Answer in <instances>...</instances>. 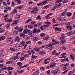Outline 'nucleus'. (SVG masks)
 Returning <instances> with one entry per match:
<instances>
[{
  "label": "nucleus",
  "mask_w": 75,
  "mask_h": 75,
  "mask_svg": "<svg viewBox=\"0 0 75 75\" xmlns=\"http://www.w3.org/2000/svg\"><path fill=\"white\" fill-rule=\"evenodd\" d=\"M66 35L65 34H61V36L60 37V39L61 40H64V39H65V37H66Z\"/></svg>",
  "instance_id": "20e7f679"
},
{
  "label": "nucleus",
  "mask_w": 75,
  "mask_h": 75,
  "mask_svg": "<svg viewBox=\"0 0 75 75\" xmlns=\"http://www.w3.org/2000/svg\"><path fill=\"white\" fill-rule=\"evenodd\" d=\"M68 2H69L68 0H64L62 2V3L63 4H65V3H67Z\"/></svg>",
  "instance_id": "393cba45"
},
{
  "label": "nucleus",
  "mask_w": 75,
  "mask_h": 75,
  "mask_svg": "<svg viewBox=\"0 0 75 75\" xmlns=\"http://www.w3.org/2000/svg\"><path fill=\"white\" fill-rule=\"evenodd\" d=\"M6 64H10L11 65H14L15 64V63L13 61H8L6 62Z\"/></svg>",
  "instance_id": "423d86ee"
},
{
  "label": "nucleus",
  "mask_w": 75,
  "mask_h": 75,
  "mask_svg": "<svg viewBox=\"0 0 75 75\" xmlns=\"http://www.w3.org/2000/svg\"><path fill=\"white\" fill-rule=\"evenodd\" d=\"M33 74L35 75H38V74H39V71L37 70L34 72Z\"/></svg>",
  "instance_id": "bb28decb"
},
{
  "label": "nucleus",
  "mask_w": 75,
  "mask_h": 75,
  "mask_svg": "<svg viewBox=\"0 0 75 75\" xmlns=\"http://www.w3.org/2000/svg\"><path fill=\"white\" fill-rule=\"evenodd\" d=\"M67 35H69V36L71 35H72V32H68L67 33Z\"/></svg>",
  "instance_id": "e433bc0d"
},
{
  "label": "nucleus",
  "mask_w": 75,
  "mask_h": 75,
  "mask_svg": "<svg viewBox=\"0 0 75 75\" xmlns=\"http://www.w3.org/2000/svg\"><path fill=\"white\" fill-rule=\"evenodd\" d=\"M19 21H20V20L19 19L15 20L13 23L12 25H16V24H18V22Z\"/></svg>",
  "instance_id": "9b49d317"
},
{
  "label": "nucleus",
  "mask_w": 75,
  "mask_h": 75,
  "mask_svg": "<svg viewBox=\"0 0 75 75\" xmlns=\"http://www.w3.org/2000/svg\"><path fill=\"white\" fill-rule=\"evenodd\" d=\"M4 31V29L3 28H0V34L2 33H3Z\"/></svg>",
  "instance_id": "cd10ccee"
},
{
  "label": "nucleus",
  "mask_w": 75,
  "mask_h": 75,
  "mask_svg": "<svg viewBox=\"0 0 75 75\" xmlns=\"http://www.w3.org/2000/svg\"><path fill=\"white\" fill-rule=\"evenodd\" d=\"M23 29L24 28H23L21 27L19 28V29H18V31L19 33H21L23 31Z\"/></svg>",
  "instance_id": "ddd939ff"
},
{
  "label": "nucleus",
  "mask_w": 75,
  "mask_h": 75,
  "mask_svg": "<svg viewBox=\"0 0 75 75\" xmlns=\"http://www.w3.org/2000/svg\"><path fill=\"white\" fill-rule=\"evenodd\" d=\"M40 54L42 55H43L45 54V52L43 51H41L40 52Z\"/></svg>",
  "instance_id": "a878e982"
},
{
  "label": "nucleus",
  "mask_w": 75,
  "mask_h": 75,
  "mask_svg": "<svg viewBox=\"0 0 75 75\" xmlns=\"http://www.w3.org/2000/svg\"><path fill=\"white\" fill-rule=\"evenodd\" d=\"M67 69V67H64L62 68V69H63V70H65V71H64L63 72H62V74H65V73H67V72H68V71H69V69H67Z\"/></svg>",
  "instance_id": "7ed1b4c3"
},
{
  "label": "nucleus",
  "mask_w": 75,
  "mask_h": 75,
  "mask_svg": "<svg viewBox=\"0 0 75 75\" xmlns=\"http://www.w3.org/2000/svg\"><path fill=\"white\" fill-rule=\"evenodd\" d=\"M55 63L53 62L50 65V68H54V67H55Z\"/></svg>",
  "instance_id": "f8f14e48"
},
{
  "label": "nucleus",
  "mask_w": 75,
  "mask_h": 75,
  "mask_svg": "<svg viewBox=\"0 0 75 75\" xmlns=\"http://www.w3.org/2000/svg\"><path fill=\"white\" fill-rule=\"evenodd\" d=\"M38 10V9H37L36 10H34V14H37V11Z\"/></svg>",
  "instance_id": "69168bd1"
},
{
  "label": "nucleus",
  "mask_w": 75,
  "mask_h": 75,
  "mask_svg": "<svg viewBox=\"0 0 75 75\" xmlns=\"http://www.w3.org/2000/svg\"><path fill=\"white\" fill-rule=\"evenodd\" d=\"M34 50L36 52H39V51H40V49L38 48H35Z\"/></svg>",
  "instance_id": "ea45409f"
},
{
  "label": "nucleus",
  "mask_w": 75,
  "mask_h": 75,
  "mask_svg": "<svg viewBox=\"0 0 75 75\" xmlns=\"http://www.w3.org/2000/svg\"><path fill=\"white\" fill-rule=\"evenodd\" d=\"M66 27H67L68 30H69L70 31L72 30V29H73L72 26H71V25H67Z\"/></svg>",
  "instance_id": "39448f33"
},
{
  "label": "nucleus",
  "mask_w": 75,
  "mask_h": 75,
  "mask_svg": "<svg viewBox=\"0 0 75 75\" xmlns=\"http://www.w3.org/2000/svg\"><path fill=\"white\" fill-rule=\"evenodd\" d=\"M19 28L20 27H19V26H17L15 27L14 29H15V30H18Z\"/></svg>",
  "instance_id": "79ce46f5"
},
{
  "label": "nucleus",
  "mask_w": 75,
  "mask_h": 75,
  "mask_svg": "<svg viewBox=\"0 0 75 75\" xmlns=\"http://www.w3.org/2000/svg\"><path fill=\"white\" fill-rule=\"evenodd\" d=\"M40 69L42 71H44L45 70V68H44V67H42L40 68Z\"/></svg>",
  "instance_id": "5fc2aeb1"
},
{
  "label": "nucleus",
  "mask_w": 75,
  "mask_h": 75,
  "mask_svg": "<svg viewBox=\"0 0 75 75\" xmlns=\"http://www.w3.org/2000/svg\"><path fill=\"white\" fill-rule=\"evenodd\" d=\"M66 61V59H64L61 60V62H63L64 61Z\"/></svg>",
  "instance_id": "bf43d9fd"
},
{
  "label": "nucleus",
  "mask_w": 75,
  "mask_h": 75,
  "mask_svg": "<svg viewBox=\"0 0 75 75\" xmlns=\"http://www.w3.org/2000/svg\"><path fill=\"white\" fill-rule=\"evenodd\" d=\"M22 7H23V5H21L20 6H18V9H21L22 8Z\"/></svg>",
  "instance_id": "e2e57ef3"
},
{
  "label": "nucleus",
  "mask_w": 75,
  "mask_h": 75,
  "mask_svg": "<svg viewBox=\"0 0 75 75\" xmlns=\"http://www.w3.org/2000/svg\"><path fill=\"white\" fill-rule=\"evenodd\" d=\"M66 15L68 17H71L72 16V13L69 12L66 13Z\"/></svg>",
  "instance_id": "6ab92c4d"
},
{
  "label": "nucleus",
  "mask_w": 75,
  "mask_h": 75,
  "mask_svg": "<svg viewBox=\"0 0 75 75\" xmlns=\"http://www.w3.org/2000/svg\"><path fill=\"white\" fill-rule=\"evenodd\" d=\"M62 56H63V57H64V56H65V55H67V53H62L61 54Z\"/></svg>",
  "instance_id": "052dcab7"
},
{
  "label": "nucleus",
  "mask_w": 75,
  "mask_h": 75,
  "mask_svg": "<svg viewBox=\"0 0 75 75\" xmlns=\"http://www.w3.org/2000/svg\"><path fill=\"white\" fill-rule=\"evenodd\" d=\"M62 2V0H57L56 3H58Z\"/></svg>",
  "instance_id": "de8ad7c7"
},
{
  "label": "nucleus",
  "mask_w": 75,
  "mask_h": 75,
  "mask_svg": "<svg viewBox=\"0 0 75 75\" xmlns=\"http://www.w3.org/2000/svg\"><path fill=\"white\" fill-rule=\"evenodd\" d=\"M17 3L18 4H21V1H17Z\"/></svg>",
  "instance_id": "338daca9"
},
{
  "label": "nucleus",
  "mask_w": 75,
  "mask_h": 75,
  "mask_svg": "<svg viewBox=\"0 0 75 75\" xmlns=\"http://www.w3.org/2000/svg\"><path fill=\"white\" fill-rule=\"evenodd\" d=\"M11 40H12V38H11L9 37L6 39V41L7 42H10V41H11Z\"/></svg>",
  "instance_id": "2eb2a0df"
},
{
  "label": "nucleus",
  "mask_w": 75,
  "mask_h": 75,
  "mask_svg": "<svg viewBox=\"0 0 75 75\" xmlns=\"http://www.w3.org/2000/svg\"><path fill=\"white\" fill-rule=\"evenodd\" d=\"M28 67V65L26 64V65H24L23 66H21V68H24V67Z\"/></svg>",
  "instance_id": "6e6d98bb"
},
{
  "label": "nucleus",
  "mask_w": 75,
  "mask_h": 75,
  "mask_svg": "<svg viewBox=\"0 0 75 75\" xmlns=\"http://www.w3.org/2000/svg\"><path fill=\"white\" fill-rule=\"evenodd\" d=\"M37 6H40L41 5H42V2H40L39 3H37Z\"/></svg>",
  "instance_id": "4c0bfd02"
},
{
  "label": "nucleus",
  "mask_w": 75,
  "mask_h": 75,
  "mask_svg": "<svg viewBox=\"0 0 75 75\" xmlns=\"http://www.w3.org/2000/svg\"><path fill=\"white\" fill-rule=\"evenodd\" d=\"M62 5V3H59V4L56 5L55 6L57 8H59V7Z\"/></svg>",
  "instance_id": "412c9836"
},
{
  "label": "nucleus",
  "mask_w": 75,
  "mask_h": 75,
  "mask_svg": "<svg viewBox=\"0 0 75 75\" xmlns=\"http://www.w3.org/2000/svg\"><path fill=\"white\" fill-rule=\"evenodd\" d=\"M35 23H36V22L35 21H33L30 24L31 25H33V24H35Z\"/></svg>",
  "instance_id": "680f3d73"
},
{
  "label": "nucleus",
  "mask_w": 75,
  "mask_h": 75,
  "mask_svg": "<svg viewBox=\"0 0 75 75\" xmlns=\"http://www.w3.org/2000/svg\"><path fill=\"white\" fill-rule=\"evenodd\" d=\"M28 26L29 29H32V28H33V26L30 25H28Z\"/></svg>",
  "instance_id": "5701e85b"
},
{
  "label": "nucleus",
  "mask_w": 75,
  "mask_h": 75,
  "mask_svg": "<svg viewBox=\"0 0 75 75\" xmlns=\"http://www.w3.org/2000/svg\"><path fill=\"white\" fill-rule=\"evenodd\" d=\"M40 15H38V16L36 18V19H37V20H38V19H39V20H40Z\"/></svg>",
  "instance_id": "c03bdc74"
},
{
  "label": "nucleus",
  "mask_w": 75,
  "mask_h": 75,
  "mask_svg": "<svg viewBox=\"0 0 75 75\" xmlns=\"http://www.w3.org/2000/svg\"><path fill=\"white\" fill-rule=\"evenodd\" d=\"M70 66L71 68H73V67H74V64L73 63L71 64L70 65Z\"/></svg>",
  "instance_id": "0e129e2a"
},
{
  "label": "nucleus",
  "mask_w": 75,
  "mask_h": 75,
  "mask_svg": "<svg viewBox=\"0 0 75 75\" xmlns=\"http://www.w3.org/2000/svg\"><path fill=\"white\" fill-rule=\"evenodd\" d=\"M6 28H9L10 27V24H7L6 26Z\"/></svg>",
  "instance_id": "c9c22d12"
},
{
  "label": "nucleus",
  "mask_w": 75,
  "mask_h": 75,
  "mask_svg": "<svg viewBox=\"0 0 75 75\" xmlns=\"http://www.w3.org/2000/svg\"><path fill=\"white\" fill-rule=\"evenodd\" d=\"M37 58V57H32L31 60L32 61L34 60V59H36Z\"/></svg>",
  "instance_id": "58836bf2"
},
{
  "label": "nucleus",
  "mask_w": 75,
  "mask_h": 75,
  "mask_svg": "<svg viewBox=\"0 0 75 75\" xmlns=\"http://www.w3.org/2000/svg\"><path fill=\"white\" fill-rule=\"evenodd\" d=\"M57 52V51L54 50L52 52V55H54L55 54V53Z\"/></svg>",
  "instance_id": "2f4dec72"
},
{
  "label": "nucleus",
  "mask_w": 75,
  "mask_h": 75,
  "mask_svg": "<svg viewBox=\"0 0 75 75\" xmlns=\"http://www.w3.org/2000/svg\"><path fill=\"white\" fill-rule=\"evenodd\" d=\"M37 29H34V30L33 31V34H35L37 33Z\"/></svg>",
  "instance_id": "7c9ffc66"
},
{
  "label": "nucleus",
  "mask_w": 75,
  "mask_h": 75,
  "mask_svg": "<svg viewBox=\"0 0 75 75\" xmlns=\"http://www.w3.org/2000/svg\"><path fill=\"white\" fill-rule=\"evenodd\" d=\"M57 7L56 5H55L53 7V8H52V10H55L56 9Z\"/></svg>",
  "instance_id": "473e14b6"
},
{
  "label": "nucleus",
  "mask_w": 75,
  "mask_h": 75,
  "mask_svg": "<svg viewBox=\"0 0 75 75\" xmlns=\"http://www.w3.org/2000/svg\"><path fill=\"white\" fill-rule=\"evenodd\" d=\"M20 40V38L19 36H16L15 39V40L16 41H17L18 42H19Z\"/></svg>",
  "instance_id": "9d476101"
},
{
  "label": "nucleus",
  "mask_w": 75,
  "mask_h": 75,
  "mask_svg": "<svg viewBox=\"0 0 75 75\" xmlns=\"http://www.w3.org/2000/svg\"><path fill=\"white\" fill-rule=\"evenodd\" d=\"M15 47H16V48H20V47H23V45H16L15 46Z\"/></svg>",
  "instance_id": "c756f323"
},
{
  "label": "nucleus",
  "mask_w": 75,
  "mask_h": 75,
  "mask_svg": "<svg viewBox=\"0 0 75 75\" xmlns=\"http://www.w3.org/2000/svg\"><path fill=\"white\" fill-rule=\"evenodd\" d=\"M6 37L5 36H0V42L1 41V40H4L6 39Z\"/></svg>",
  "instance_id": "1a4fd4ad"
},
{
  "label": "nucleus",
  "mask_w": 75,
  "mask_h": 75,
  "mask_svg": "<svg viewBox=\"0 0 75 75\" xmlns=\"http://www.w3.org/2000/svg\"><path fill=\"white\" fill-rule=\"evenodd\" d=\"M75 5V2L74 1H72L71 4V6H74V5Z\"/></svg>",
  "instance_id": "a18cd8bd"
},
{
  "label": "nucleus",
  "mask_w": 75,
  "mask_h": 75,
  "mask_svg": "<svg viewBox=\"0 0 75 75\" xmlns=\"http://www.w3.org/2000/svg\"><path fill=\"white\" fill-rule=\"evenodd\" d=\"M50 7V6H49V5H48L44 6V8H48V7Z\"/></svg>",
  "instance_id": "37998d69"
},
{
  "label": "nucleus",
  "mask_w": 75,
  "mask_h": 75,
  "mask_svg": "<svg viewBox=\"0 0 75 75\" xmlns=\"http://www.w3.org/2000/svg\"><path fill=\"white\" fill-rule=\"evenodd\" d=\"M57 19L58 20H60V21H61L62 20V19H61V17H58L57 18Z\"/></svg>",
  "instance_id": "4d7b16f0"
},
{
  "label": "nucleus",
  "mask_w": 75,
  "mask_h": 75,
  "mask_svg": "<svg viewBox=\"0 0 75 75\" xmlns=\"http://www.w3.org/2000/svg\"><path fill=\"white\" fill-rule=\"evenodd\" d=\"M47 1H48V0H45V1H44L43 2L42 1L41 2L42 4V5H44V4H46V3H47Z\"/></svg>",
  "instance_id": "b1692460"
},
{
  "label": "nucleus",
  "mask_w": 75,
  "mask_h": 75,
  "mask_svg": "<svg viewBox=\"0 0 75 75\" xmlns=\"http://www.w3.org/2000/svg\"><path fill=\"white\" fill-rule=\"evenodd\" d=\"M21 45H22L23 47L24 46L25 44V42L24 41L22 40L20 42Z\"/></svg>",
  "instance_id": "f3484780"
},
{
  "label": "nucleus",
  "mask_w": 75,
  "mask_h": 75,
  "mask_svg": "<svg viewBox=\"0 0 75 75\" xmlns=\"http://www.w3.org/2000/svg\"><path fill=\"white\" fill-rule=\"evenodd\" d=\"M24 59H25V58H24V57H21L20 61H21L22 60H24Z\"/></svg>",
  "instance_id": "864d4df0"
},
{
  "label": "nucleus",
  "mask_w": 75,
  "mask_h": 75,
  "mask_svg": "<svg viewBox=\"0 0 75 75\" xmlns=\"http://www.w3.org/2000/svg\"><path fill=\"white\" fill-rule=\"evenodd\" d=\"M45 10H42L41 11V14H43L44 13H45Z\"/></svg>",
  "instance_id": "8fccbe9b"
},
{
  "label": "nucleus",
  "mask_w": 75,
  "mask_h": 75,
  "mask_svg": "<svg viewBox=\"0 0 75 75\" xmlns=\"http://www.w3.org/2000/svg\"><path fill=\"white\" fill-rule=\"evenodd\" d=\"M49 39H50V37H46L44 38V40L45 41H48Z\"/></svg>",
  "instance_id": "f704fd0d"
},
{
  "label": "nucleus",
  "mask_w": 75,
  "mask_h": 75,
  "mask_svg": "<svg viewBox=\"0 0 75 75\" xmlns=\"http://www.w3.org/2000/svg\"><path fill=\"white\" fill-rule=\"evenodd\" d=\"M13 34L14 35H17V34H18V32L17 31H15L13 32Z\"/></svg>",
  "instance_id": "a19ab883"
},
{
  "label": "nucleus",
  "mask_w": 75,
  "mask_h": 75,
  "mask_svg": "<svg viewBox=\"0 0 75 75\" xmlns=\"http://www.w3.org/2000/svg\"><path fill=\"white\" fill-rule=\"evenodd\" d=\"M16 12H17V10L16 9H14L11 12V14L13 15L15 14Z\"/></svg>",
  "instance_id": "aec40b11"
},
{
  "label": "nucleus",
  "mask_w": 75,
  "mask_h": 75,
  "mask_svg": "<svg viewBox=\"0 0 75 75\" xmlns=\"http://www.w3.org/2000/svg\"><path fill=\"white\" fill-rule=\"evenodd\" d=\"M66 42V40H65V39H64L62 40H61L60 41V44H65V43Z\"/></svg>",
  "instance_id": "dca6fc26"
},
{
  "label": "nucleus",
  "mask_w": 75,
  "mask_h": 75,
  "mask_svg": "<svg viewBox=\"0 0 75 75\" xmlns=\"http://www.w3.org/2000/svg\"><path fill=\"white\" fill-rule=\"evenodd\" d=\"M12 21V20L11 19H9L6 21V22H7V23H9H9H11Z\"/></svg>",
  "instance_id": "3c124183"
},
{
  "label": "nucleus",
  "mask_w": 75,
  "mask_h": 75,
  "mask_svg": "<svg viewBox=\"0 0 75 75\" xmlns=\"http://www.w3.org/2000/svg\"><path fill=\"white\" fill-rule=\"evenodd\" d=\"M13 67H7V70L8 71H11V70H13Z\"/></svg>",
  "instance_id": "c85d7f7f"
},
{
  "label": "nucleus",
  "mask_w": 75,
  "mask_h": 75,
  "mask_svg": "<svg viewBox=\"0 0 75 75\" xmlns=\"http://www.w3.org/2000/svg\"><path fill=\"white\" fill-rule=\"evenodd\" d=\"M33 21V19L32 18L28 20L25 22V24H27V23H29L30 21Z\"/></svg>",
  "instance_id": "a211bd4d"
},
{
  "label": "nucleus",
  "mask_w": 75,
  "mask_h": 75,
  "mask_svg": "<svg viewBox=\"0 0 75 75\" xmlns=\"http://www.w3.org/2000/svg\"><path fill=\"white\" fill-rule=\"evenodd\" d=\"M44 28H44L43 26H40V29L41 30H42V31H43V29H44Z\"/></svg>",
  "instance_id": "09e8293b"
},
{
  "label": "nucleus",
  "mask_w": 75,
  "mask_h": 75,
  "mask_svg": "<svg viewBox=\"0 0 75 75\" xmlns=\"http://www.w3.org/2000/svg\"><path fill=\"white\" fill-rule=\"evenodd\" d=\"M71 58L74 61V59H75V57H71Z\"/></svg>",
  "instance_id": "774afa93"
},
{
  "label": "nucleus",
  "mask_w": 75,
  "mask_h": 75,
  "mask_svg": "<svg viewBox=\"0 0 75 75\" xmlns=\"http://www.w3.org/2000/svg\"><path fill=\"white\" fill-rule=\"evenodd\" d=\"M54 43H51L49 44L48 45H47L45 46V48H49V49L50 50H52L53 48V45H54L55 44H59V41H55L54 42Z\"/></svg>",
  "instance_id": "f257e3e1"
},
{
  "label": "nucleus",
  "mask_w": 75,
  "mask_h": 75,
  "mask_svg": "<svg viewBox=\"0 0 75 75\" xmlns=\"http://www.w3.org/2000/svg\"><path fill=\"white\" fill-rule=\"evenodd\" d=\"M32 31L30 30L29 29H25L23 31V34H27L28 33H29L30 37H32L33 35V34L32 33Z\"/></svg>",
  "instance_id": "f03ea898"
},
{
  "label": "nucleus",
  "mask_w": 75,
  "mask_h": 75,
  "mask_svg": "<svg viewBox=\"0 0 75 75\" xmlns=\"http://www.w3.org/2000/svg\"><path fill=\"white\" fill-rule=\"evenodd\" d=\"M62 29V28H55V30H56V31H59L57 32V33H60V32L61 31V29Z\"/></svg>",
  "instance_id": "6e6552de"
},
{
  "label": "nucleus",
  "mask_w": 75,
  "mask_h": 75,
  "mask_svg": "<svg viewBox=\"0 0 75 75\" xmlns=\"http://www.w3.org/2000/svg\"><path fill=\"white\" fill-rule=\"evenodd\" d=\"M10 50H11V51H13V52H14V51H15V49H14L13 47H11V48H10Z\"/></svg>",
  "instance_id": "603ef678"
},
{
  "label": "nucleus",
  "mask_w": 75,
  "mask_h": 75,
  "mask_svg": "<svg viewBox=\"0 0 75 75\" xmlns=\"http://www.w3.org/2000/svg\"><path fill=\"white\" fill-rule=\"evenodd\" d=\"M26 43L27 44H31V42L30 40L26 42Z\"/></svg>",
  "instance_id": "49530a36"
},
{
  "label": "nucleus",
  "mask_w": 75,
  "mask_h": 75,
  "mask_svg": "<svg viewBox=\"0 0 75 75\" xmlns=\"http://www.w3.org/2000/svg\"><path fill=\"white\" fill-rule=\"evenodd\" d=\"M20 37H24V35L23 34V33H21L20 35Z\"/></svg>",
  "instance_id": "13d9d810"
},
{
  "label": "nucleus",
  "mask_w": 75,
  "mask_h": 75,
  "mask_svg": "<svg viewBox=\"0 0 75 75\" xmlns=\"http://www.w3.org/2000/svg\"><path fill=\"white\" fill-rule=\"evenodd\" d=\"M12 58H13L14 60H16V59H17L18 58V57H12V58H10V59H11Z\"/></svg>",
  "instance_id": "72a5a7b5"
},
{
  "label": "nucleus",
  "mask_w": 75,
  "mask_h": 75,
  "mask_svg": "<svg viewBox=\"0 0 75 75\" xmlns=\"http://www.w3.org/2000/svg\"><path fill=\"white\" fill-rule=\"evenodd\" d=\"M20 17H21V14H16V17L17 19H18L20 18Z\"/></svg>",
  "instance_id": "4468645a"
},
{
  "label": "nucleus",
  "mask_w": 75,
  "mask_h": 75,
  "mask_svg": "<svg viewBox=\"0 0 75 75\" xmlns=\"http://www.w3.org/2000/svg\"><path fill=\"white\" fill-rule=\"evenodd\" d=\"M39 40V38L38 37L35 36L33 38V41H34V42H35L36 41H38Z\"/></svg>",
  "instance_id": "0eeeda50"
},
{
  "label": "nucleus",
  "mask_w": 75,
  "mask_h": 75,
  "mask_svg": "<svg viewBox=\"0 0 75 75\" xmlns=\"http://www.w3.org/2000/svg\"><path fill=\"white\" fill-rule=\"evenodd\" d=\"M40 37H45V33H40Z\"/></svg>",
  "instance_id": "4be33fe9"
}]
</instances>
